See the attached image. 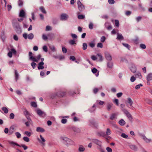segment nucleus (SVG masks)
Masks as SVG:
<instances>
[{"mask_svg":"<svg viewBox=\"0 0 152 152\" xmlns=\"http://www.w3.org/2000/svg\"><path fill=\"white\" fill-rule=\"evenodd\" d=\"M140 47L142 49H145L146 48V45L143 44H141L140 45Z\"/></svg>","mask_w":152,"mask_h":152,"instance_id":"de8ad7c7","label":"nucleus"},{"mask_svg":"<svg viewBox=\"0 0 152 152\" xmlns=\"http://www.w3.org/2000/svg\"><path fill=\"white\" fill-rule=\"evenodd\" d=\"M42 38L43 40H46L48 39V38L46 35L44 34L42 35Z\"/></svg>","mask_w":152,"mask_h":152,"instance_id":"e2e57ef3","label":"nucleus"},{"mask_svg":"<svg viewBox=\"0 0 152 152\" xmlns=\"http://www.w3.org/2000/svg\"><path fill=\"white\" fill-rule=\"evenodd\" d=\"M69 17L68 15L65 13L62 14L60 17V19L62 20H66Z\"/></svg>","mask_w":152,"mask_h":152,"instance_id":"39448f33","label":"nucleus"},{"mask_svg":"<svg viewBox=\"0 0 152 152\" xmlns=\"http://www.w3.org/2000/svg\"><path fill=\"white\" fill-rule=\"evenodd\" d=\"M119 124L121 126H124L125 124V121L122 119L120 120L119 121Z\"/></svg>","mask_w":152,"mask_h":152,"instance_id":"cd10ccee","label":"nucleus"},{"mask_svg":"<svg viewBox=\"0 0 152 152\" xmlns=\"http://www.w3.org/2000/svg\"><path fill=\"white\" fill-rule=\"evenodd\" d=\"M67 120L66 119H63L61 120V122L63 124H65L67 122Z\"/></svg>","mask_w":152,"mask_h":152,"instance_id":"680f3d73","label":"nucleus"},{"mask_svg":"<svg viewBox=\"0 0 152 152\" xmlns=\"http://www.w3.org/2000/svg\"><path fill=\"white\" fill-rule=\"evenodd\" d=\"M117 36L116 39L118 40H123L124 39L123 37L121 34L118 33L117 34Z\"/></svg>","mask_w":152,"mask_h":152,"instance_id":"f8f14e48","label":"nucleus"},{"mask_svg":"<svg viewBox=\"0 0 152 152\" xmlns=\"http://www.w3.org/2000/svg\"><path fill=\"white\" fill-rule=\"evenodd\" d=\"M87 45L86 43H83V50H86L87 48Z\"/></svg>","mask_w":152,"mask_h":152,"instance_id":"ea45409f","label":"nucleus"},{"mask_svg":"<svg viewBox=\"0 0 152 152\" xmlns=\"http://www.w3.org/2000/svg\"><path fill=\"white\" fill-rule=\"evenodd\" d=\"M123 45L125 47L128 48L129 50V48H130V45L127 44L123 43Z\"/></svg>","mask_w":152,"mask_h":152,"instance_id":"a18cd8bd","label":"nucleus"},{"mask_svg":"<svg viewBox=\"0 0 152 152\" xmlns=\"http://www.w3.org/2000/svg\"><path fill=\"white\" fill-rule=\"evenodd\" d=\"M15 77L16 81H17L19 78V74L18 73L17 70H15Z\"/></svg>","mask_w":152,"mask_h":152,"instance_id":"a878e982","label":"nucleus"},{"mask_svg":"<svg viewBox=\"0 0 152 152\" xmlns=\"http://www.w3.org/2000/svg\"><path fill=\"white\" fill-rule=\"evenodd\" d=\"M31 106L33 107H36L37 106V104L36 102H32L31 103Z\"/></svg>","mask_w":152,"mask_h":152,"instance_id":"4d7b16f0","label":"nucleus"},{"mask_svg":"<svg viewBox=\"0 0 152 152\" xmlns=\"http://www.w3.org/2000/svg\"><path fill=\"white\" fill-rule=\"evenodd\" d=\"M57 96L58 97H63L66 94V92L62 91H59L57 92Z\"/></svg>","mask_w":152,"mask_h":152,"instance_id":"0eeeda50","label":"nucleus"},{"mask_svg":"<svg viewBox=\"0 0 152 152\" xmlns=\"http://www.w3.org/2000/svg\"><path fill=\"white\" fill-rule=\"evenodd\" d=\"M2 110L4 111L5 113H7L8 112V110L7 108L5 107H4L2 108Z\"/></svg>","mask_w":152,"mask_h":152,"instance_id":"c9c22d12","label":"nucleus"},{"mask_svg":"<svg viewBox=\"0 0 152 152\" xmlns=\"http://www.w3.org/2000/svg\"><path fill=\"white\" fill-rule=\"evenodd\" d=\"M56 96H57V93L56 94L55 93L52 94V95H51L50 97L52 99H53L55 98Z\"/></svg>","mask_w":152,"mask_h":152,"instance_id":"3c124183","label":"nucleus"},{"mask_svg":"<svg viewBox=\"0 0 152 152\" xmlns=\"http://www.w3.org/2000/svg\"><path fill=\"white\" fill-rule=\"evenodd\" d=\"M9 142L10 144H12L14 146L16 145L20 147H21L23 148L24 150H26L28 148V147L24 144H21V145H20L18 144L15 143L13 141H9Z\"/></svg>","mask_w":152,"mask_h":152,"instance_id":"f257e3e1","label":"nucleus"},{"mask_svg":"<svg viewBox=\"0 0 152 152\" xmlns=\"http://www.w3.org/2000/svg\"><path fill=\"white\" fill-rule=\"evenodd\" d=\"M142 138L146 143H149L151 142V139L147 138L145 136H143L142 137Z\"/></svg>","mask_w":152,"mask_h":152,"instance_id":"4468645a","label":"nucleus"},{"mask_svg":"<svg viewBox=\"0 0 152 152\" xmlns=\"http://www.w3.org/2000/svg\"><path fill=\"white\" fill-rule=\"evenodd\" d=\"M41 139H40L39 138H38V140L39 142L41 143L43 145H45V143H44L45 141V140L43 138L42 135H39Z\"/></svg>","mask_w":152,"mask_h":152,"instance_id":"423d86ee","label":"nucleus"},{"mask_svg":"<svg viewBox=\"0 0 152 152\" xmlns=\"http://www.w3.org/2000/svg\"><path fill=\"white\" fill-rule=\"evenodd\" d=\"M115 24L116 26L118 27L119 26V21L117 20H115Z\"/></svg>","mask_w":152,"mask_h":152,"instance_id":"49530a36","label":"nucleus"},{"mask_svg":"<svg viewBox=\"0 0 152 152\" xmlns=\"http://www.w3.org/2000/svg\"><path fill=\"white\" fill-rule=\"evenodd\" d=\"M97 72V70L95 68H93L92 69V72L94 73H96Z\"/></svg>","mask_w":152,"mask_h":152,"instance_id":"69168bd1","label":"nucleus"},{"mask_svg":"<svg viewBox=\"0 0 152 152\" xmlns=\"http://www.w3.org/2000/svg\"><path fill=\"white\" fill-rule=\"evenodd\" d=\"M32 53L31 52H30L29 53V59L30 60L32 61H37V60H36L35 58V57L32 56Z\"/></svg>","mask_w":152,"mask_h":152,"instance_id":"6e6552de","label":"nucleus"},{"mask_svg":"<svg viewBox=\"0 0 152 152\" xmlns=\"http://www.w3.org/2000/svg\"><path fill=\"white\" fill-rule=\"evenodd\" d=\"M107 67L109 68H111L113 66V64L111 62H109L107 63Z\"/></svg>","mask_w":152,"mask_h":152,"instance_id":"a19ab883","label":"nucleus"},{"mask_svg":"<svg viewBox=\"0 0 152 152\" xmlns=\"http://www.w3.org/2000/svg\"><path fill=\"white\" fill-rule=\"evenodd\" d=\"M92 141L94 143L98 145L99 146L101 145L102 142L98 140L93 139L92 140Z\"/></svg>","mask_w":152,"mask_h":152,"instance_id":"1a4fd4ad","label":"nucleus"},{"mask_svg":"<svg viewBox=\"0 0 152 152\" xmlns=\"http://www.w3.org/2000/svg\"><path fill=\"white\" fill-rule=\"evenodd\" d=\"M106 149L108 152H112V149L109 147H107Z\"/></svg>","mask_w":152,"mask_h":152,"instance_id":"774afa93","label":"nucleus"},{"mask_svg":"<svg viewBox=\"0 0 152 152\" xmlns=\"http://www.w3.org/2000/svg\"><path fill=\"white\" fill-rule=\"evenodd\" d=\"M142 86V84L140 83V84L137 85L135 86V88L136 89H138L140 88V86Z\"/></svg>","mask_w":152,"mask_h":152,"instance_id":"13d9d810","label":"nucleus"},{"mask_svg":"<svg viewBox=\"0 0 152 152\" xmlns=\"http://www.w3.org/2000/svg\"><path fill=\"white\" fill-rule=\"evenodd\" d=\"M67 144V146H68L69 145H72L73 144L74 142L72 140L70 139H69V140H68L67 142H66Z\"/></svg>","mask_w":152,"mask_h":152,"instance_id":"c756f323","label":"nucleus"},{"mask_svg":"<svg viewBox=\"0 0 152 152\" xmlns=\"http://www.w3.org/2000/svg\"><path fill=\"white\" fill-rule=\"evenodd\" d=\"M24 134L26 136H27L28 137H30L31 135V132L28 131H25L24 132Z\"/></svg>","mask_w":152,"mask_h":152,"instance_id":"72a5a7b5","label":"nucleus"},{"mask_svg":"<svg viewBox=\"0 0 152 152\" xmlns=\"http://www.w3.org/2000/svg\"><path fill=\"white\" fill-rule=\"evenodd\" d=\"M147 80L148 81L152 80V74H149L147 76Z\"/></svg>","mask_w":152,"mask_h":152,"instance_id":"393cba45","label":"nucleus"},{"mask_svg":"<svg viewBox=\"0 0 152 152\" xmlns=\"http://www.w3.org/2000/svg\"><path fill=\"white\" fill-rule=\"evenodd\" d=\"M77 4L78 5L79 10L80 11H82L84 10L85 9L84 6L82 4L80 1H77Z\"/></svg>","mask_w":152,"mask_h":152,"instance_id":"20e7f679","label":"nucleus"},{"mask_svg":"<svg viewBox=\"0 0 152 152\" xmlns=\"http://www.w3.org/2000/svg\"><path fill=\"white\" fill-rule=\"evenodd\" d=\"M97 149L101 152H105V150L102 147L101 145L97 147Z\"/></svg>","mask_w":152,"mask_h":152,"instance_id":"aec40b11","label":"nucleus"},{"mask_svg":"<svg viewBox=\"0 0 152 152\" xmlns=\"http://www.w3.org/2000/svg\"><path fill=\"white\" fill-rule=\"evenodd\" d=\"M130 69L131 71L133 72H135L136 71V67L134 66H132L130 68Z\"/></svg>","mask_w":152,"mask_h":152,"instance_id":"bb28decb","label":"nucleus"},{"mask_svg":"<svg viewBox=\"0 0 152 152\" xmlns=\"http://www.w3.org/2000/svg\"><path fill=\"white\" fill-rule=\"evenodd\" d=\"M23 37L25 39H27L28 38L30 39H32L34 37V35L32 33H30L27 35V34L24 33L23 35Z\"/></svg>","mask_w":152,"mask_h":152,"instance_id":"f03ea898","label":"nucleus"},{"mask_svg":"<svg viewBox=\"0 0 152 152\" xmlns=\"http://www.w3.org/2000/svg\"><path fill=\"white\" fill-rule=\"evenodd\" d=\"M44 65V63L43 62H40L38 64V69H42L44 68V67L43 65Z\"/></svg>","mask_w":152,"mask_h":152,"instance_id":"9b49d317","label":"nucleus"},{"mask_svg":"<svg viewBox=\"0 0 152 152\" xmlns=\"http://www.w3.org/2000/svg\"><path fill=\"white\" fill-rule=\"evenodd\" d=\"M130 148L131 149L134 151H137V148L136 146L134 145H129Z\"/></svg>","mask_w":152,"mask_h":152,"instance_id":"412c9836","label":"nucleus"},{"mask_svg":"<svg viewBox=\"0 0 152 152\" xmlns=\"http://www.w3.org/2000/svg\"><path fill=\"white\" fill-rule=\"evenodd\" d=\"M89 46L92 48L95 47V44L94 43L91 42L89 44Z\"/></svg>","mask_w":152,"mask_h":152,"instance_id":"338daca9","label":"nucleus"},{"mask_svg":"<svg viewBox=\"0 0 152 152\" xmlns=\"http://www.w3.org/2000/svg\"><path fill=\"white\" fill-rule=\"evenodd\" d=\"M123 111L129 118V120L132 121L133 118L131 115L125 109H124L123 110Z\"/></svg>","mask_w":152,"mask_h":152,"instance_id":"7ed1b4c3","label":"nucleus"},{"mask_svg":"<svg viewBox=\"0 0 152 152\" xmlns=\"http://www.w3.org/2000/svg\"><path fill=\"white\" fill-rule=\"evenodd\" d=\"M121 136L125 138H127L128 137V135L124 133H122L121 134Z\"/></svg>","mask_w":152,"mask_h":152,"instance_id":"0e129e2a","label":"nucleus"},{"mask_svg":"<svg viewBox=\"0 0 152 152\" xmlns=\"http://www.w3.org/2000/svg\"><path fill=\"white\" fill-rule=\"evenodd\" d=\"M145 102L148 104L152 105V100L149 99H145Z\"/></svg>","mask_w":152,"mask_h":152,"instance_id":"2f4dec72","label":"nucleus"},{"mask_svg":"<svg viewBox=\"0 0 152 152\" xmlns=\"http://www.w3.org/2000/svg\"><path fill=\"white\" fill-rule=\"evenodd\" d=\"M23 139L24 141L27 142H28L30 141L29 139L27 137H24L23 138Z\"/></svg>","mask_w":152,"mask_h":152,"instance_id":"79ce46f5","label":"nucleus"},{"mask_svg":"<svg viewBox=\"0 0 152 152\" xmlns=\"http://www.w3.org/2000/svg\"><path fill=\"white\" fill-rule=\"evenodd\" d=\"M128 103L129 104V105L131 107H133L132 104H133V102L131 98L128 99Z\"/></svg>","mask_w":152,"mask_h":152,"instance_id":"4be33fe9","label":"nucleus"},{"mask_svg":"<svg viewBox=\"0 0 152 152\" xmlns=\"http://www.w3.org/2000/svg\"><path fill=\"white\" fill-rule=\"evenodd\" d=\"M142 19V18L141 17L138 16L136 18V19L137 22H139Z\"/></svg>","mask_w":152,"mask_h":152,"instance_id":"bf43d9fd","label":"nucleus"},{"mask_svg":"<svg viewBox=\"0 0 152 152\" xmlns=\"http://www.w3.org/2000/svg\"><path fill=\"white\" fill-rule=\"evenodd\" d=\"M69 43L71 45H73L74 44H76L75 43V41L74 40H71L69 41Z\"/></svg>","mask_w":152,"mask_h":152,"instance_id":"37998d69","label":"nucleus"},{"mask_svg":"<svg viewBox=\"0 0 152 152\" xmlns=\"http://www.w3.org/2000/svg\"><path fill=\"white\" fill-rule=\"evenodd\" d=\"M25 12L24 10H21L20 12L19 16L22 18H24L25 17Z\"/></svg>","mask_w":152,"mask_h":152,"instance_id":"ddd939ff","label":"nucleus"},{"mask_svg":"<svg viewBox=\"0 0 152 152\" xmlns=\"http://www.w3.org/2000/svg\"><path fill=\"white\" fill-rule=\"evenodd\" d=\"M31 65L32 67L34 69L37 66V64L34 62H32L31 64Z\"/></svg>","mask_w":152,"mask_h":152,"instance_id":"09e8293b","label":"nucleus"},{"mask_svg":"<svg viewBox=\"0 0 152 152\" xmlns=\"http://www.w3.org/2000/svg\"><path fill=\"white\" fill-rule=\"evenodd\" d=\"M78 18L79 19H83L85 18V16L82 15H79L78 16Z\"/></svg>","mask_w":152,"mask_h":152,"instance_id":"5fc2aeb1","label":"nucleus"},{"mask_svg":"<svg viewBox=\"0 0 152 152\" xmlns=\"http://www.w3.org/2000/svg\"><path fill=\"white\" fill-rule=\"evenodd\" d=\"M36 131L38 132H44L45 131V129L40 127H37L36 129Z\"/></svg>","mask_w":152,"mask_h":152,"instance_id":"2eb2a0df","label":"nucleus"},{"mask_svg":"<svg viewBox=\"0 0 152 152\" xmlns=\"http://www.w3.org/2000/svg\"><path fill=\"white\" fill-rule=\"evenodd\" d=\"M113 105V104L111 103H108L107 104V109L108 111H110V110Z\"/></svg>","mask_w":152,"mask_h":152,"instance_id":"6ab92c4d","label":"nucleus"},{"mask_svg":"<svg viewBox=\"0 0 152 152\" xmlns=\"http://www.w3.org/2000/svg\"><path fill=\"white\" fill-rule=\"evenodd\" d=\"M28 121L26 122L25 124L26 126L27 127L29 126L30 124H31L32 122V121L31 119H28Z\"/></svg>","mask_w":152,"mask_h":152,"instance_id":"7c9ffc66","label":"nucleus"},{"mask_svg":"<svg viewBox=\"0 0 152 152\" xmlns=\"http://www.w3.org/2000/svg\"><path fill=\"white\" fill-rule=\"evenodd\" d=\"M14 126H11L10 128L9 131V134L11 135L14 132Z\"/></svg>","mask_w":152,"mask_h":152,"instance_id":"dca6fc26","label":"nucleus"},{"mask_svg":"<svg viewBox=\"0 0 152 152\" xmlns=\"http://www.w3.org/2000/svg\"><path fill=\"white\" fill-rule=\"evenodd\" d=\"M37 113L39 116H41L43 114L45 115V113L39 109L37 110Z\"/></svg>","mask_w":152,"mask_h":152,"instance_id":"5701e85b","label":"nucleus"},{"mask_svg":"<svg viewBox=\"0 0 152 152\" xmlns=\"http://www.w3.org/2000/svg\"><path fill=\"white\" fill-rule=\"evenodd\" d=\"M15 30L18 33H20L21 32V30L20 27L18 26H16L15 28Z\"/></svg>","mask_w":152,"mask_h":152,"instance_id":"f3484780","label":"nucleus"},{"mask_svg":"<svg viewBox=\"0 0 152 152\" xmlns=\"http://www.w3.org/2000/svg\"><path fill=\"white\" fill-rule=\"evenodd\" d=\"M18 4L19 6L22 7L23 5V2L22 0H19L18 1Z\"/></svg>","mask_w":152,"mask_h":152,"instance_id":"8fccbe9b","label":"nucleus"},{"mask_svg":"<svg viewBox=\"0 0 152 152\" xmlns=\"http://www.w3.org/2000/svg\"><path fill=\"white\" fill-rule=\"evenodd\" d=\"M98 135L99 136L105 137L106 136L105 133L103 132H101L98 133Z\"/></svg>","mask_w":152,"mask_h":152,"instance_id":"f704fd0d","label":"nucleus"},{"mask_svg":"<svg viewBox=\"0 0 152 152\" xmlns=\"http://www.w3.org/2000/svg\"><path fill=\"white\" fill-rule=\"evenodd\" d=\"M106 39V37L104 36H102L101 38L100 41L102 42H104Z\"/></svg>","mask_w":152,"mask_h":152,"instance_id":"6e6d98bb","label":"nucleus"},{"mask_svg":"<svg viewBox=\"0 0 152 152\" xmlns=\"http://www.w3.org/2000/svg\"><path fill=\"white\" fill-rule=\"evenodd\" d=\"M39 9L41 11V12L45 14H46V12L44 7L42 6L40 7L39 8Z\"/></svg>","mask_w":152,"mask_h":152,"instance_id":"c85d7f7f","label":"nucleus"},{"mask_svg":"<svg viewBox=\"0 0 152 152\" xmlns=\"http://www.w3.org/2000/svg\"><path fill=\"white\" fill-rule=\"evenodd\" d=\"M15 134L16 136V137L17 138H20L21 137V135L20 134L19 132H16L15 133Z\"/></svg>","mask_w":152,"mask_h":152,"instance_id":"c03bdc74","label":"nucleus"},{"mask_svg":"<svg viewBox=\"0 0 152 152\" xmlns=\"http://www.w3.org/2000/svg\"><path fill=\"white\" fill-rule=\"evenodd\" d=\"M105 134L106 135H110L111 134V131L110 129L107 128V131L106 132Z\"/></svg>","mask_w":152,"mask_h":152,"instance_id":"e433bc0d","label":"nucleus"},{"mask_svg":"<svg viewBox=\"0 0 152 152\" xmlns=\"http://www.w3.org/2000/svg\"><path fill=\"white\" fill-rule=\"evenodd\" d=\"M97 56L99 57V61H102L103 60L102 56L100 54H97Z\"/></svg>","mask_w":152,"mask_h":152,"instance_id":"473e14b6","label":"nucleus"},{"mask_svg":"<svg viewBox=\"0 0 152 152\" xmlns=\"http://www.w3.org/2000/svg\"><path fill=\"white\" fill-rule=\"evenodd\" d=\"M78 150L80 152H83L85 150V148L82 145H80L78 149Z\"/></svg>","mask_w":152,"mask_h":152,"instance_id":"b1692460","label":"nucleus"},{"mask_svg":"<svg viewBox=\"0 0 152 152\" xmlns=\"http://www.w3.org/2000/svg\"><path fill=\"white\" fill-rule=\"evenodd\" d=\"M41 56L40 54H39L38 56H37L36 57H35V58L36 60H37V61H35L36 62H38V61L41 58Z\"/></svg>","mask_w":152,"mask_h":152,"instance_id":"58836bf2","label":"nucleus"},{"mask_svg":"<svg viewBox=\"0 0 152 152\" xmlns=\"http://www.w3.org/2000/svg\"><path fill=\"white\" fill-rule=\"evenodd\" d=\"M14 114L13 113H11L10 115V118L11 119H13L14 118Z\"/></svg>","mask_w":152,"mask_h":152,"instance_id":"052dcab7","label":"nucleus"},{"mask_svg":"<svg viewBox=\"0 0 152 152\" xmlns=\"http://www.w3.org/2000/svg\"><path fill=\"white\" fill-rule=\"evenodd\" d=\"M61 139L66 142L69 138L66 137H61Z\"/></svg>","mask_w":152,"mask_h":152,"instance_id":"4c0bfd02","label":"nucleus"},{"mask_svg":"<svg viewBox=\"0 0 152 152\" xmlns=\"http://www.w3.org/2000/svg\"><path fill=\"white\" fill-rule=\"evenodd\" d=\"M136 77H138L140 78H141L142 77L141 74L140 72H137L135 75Z\"/></svg>","mask_w":152,"mask_h":152,"instance_id":"864d4df0","label":"nucleus"},{"mask_svg":"<svg viewBox=\"0 0 152 152\" xmlns=\"http://www.w3.org/2000/svg\"><path fill=\"white\" fill-rule=\"evenodd\" d=\"M105 57L106 59L108 61H110L112 60L111 56L108 53H105Z\"/></svg>","mask_w":152,"mask_h":152,"instance_id":"9d476101","label":"nucleus"},{"mask_svg":"<svg viewBox=\"0 0 152 152\" xmlns=\"http://www.w3.org/2000/svg\"><path fill=\"white\" fill-rule=\"evenodd\" d=\"M132 13V12L130 11H126L125 14L127 16L130 15Z\"/></svg>","mask_w":152,"mask_h":152,"instance_id":"603ef678","label":"nucleus"},{"mask_svg":"<svg viewBox=\"0 0 152 152\" xmlns=\"http://www.w3.org/2000/svg\"><path fill=\"white\" fill-rule=\"evenodd\" d=\"M117 115L116 113L112 114L110 117V119L112 120H113L114 119L116 118Z\"/></svg>","mask_w":152,"mask_h":152,"instance_id":"a211bd4d","label":"nucleus"}]
</instances>
